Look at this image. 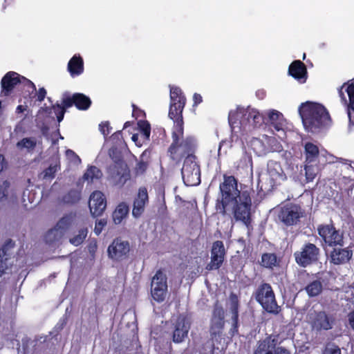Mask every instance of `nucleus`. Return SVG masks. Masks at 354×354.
I'll return each instance as SVG.
<instances>
[{
  "mask_svg": "<svg viewBox=\"0 0 354 354\" xmlns=\"http://www.w3.org/2000/svg\"><path fill=\"white\" fill-rule=\"evenodd\" d=\"M170 100L168 116L174 120V127L171 133L172 142L168 149V153L171 160L179 161L183 157L194 154L196 142L192 136L183 138V111L186 104V97L179 87L171 88Z\"/></svg>",
  "mask_w": 354,
  "mask_h": 354,
  "instance_id": "obj_1",
  "label": "nucleus"
},
{
  "mask_svg": "<svg viewBox=\"0 0 354 354\" xmlns=\"http://www.w3.org/2000/svg\"><path fill=\"white\" fill-rule=\"evenodd\" d=\"M299 112L305 129L309 132L315 133L331 121L326 109L317 102L302 103L299 108Z\"/></svg>",
  "mask_w": 354,
  "mask_h": 354,
  "instance_id": "obj_2",
  "label": "nucleus"
},
{
  "mask_svg": "<svg viewBox=\"0 0 354 354\" xmlns=\"http://www.w3.org/2000/svg\"><path fill=\"white\" fill-rule=\"evenodd\" d=\"M221 198L216 201L215 208L218 213L225 215L227 206L236 202L242 196V192L238 188V180L234 176L223 175V181L219 185Z\"/></svg>",
  "mask_w": 354,
  "mask_h": 354,
  "instance_id": "obj_3",
  "label": "nucleus"
},
{
  "mask_svg": "<svg viewBox=\"0 0 354 354\" xmlns=\"http://www.w3.org/2000/svg\"><path fill=\"white\" fill-rule=\"evenodd\" d=\"M253 296L263 310L268 313L277 315L281 312V307L278 305L275 293L270 283H261L253 292Z\"/></svg>",
  "mask_w": 354,
  "mask_h": 354,
  "instance_id": "obj_4",
  "label": "nucleus"
},
{
  "mask_svg": "<svg viewBox=\"0 0 354 354\" xmlns=\"http://www.w3.org/2000/svg\"><path fill=\"white\" fill-rule=\"evenodd\" d=\"M232 214L236 221L242 222L248 229L252 225V199L250 192H242V196L233 202Z\"/></svg>",
  "mask_w": 354,
  "mask_h": 354,
  "instance_id": "obj_5",
  "label": "nucleus"
},
{
  "mask_svg": "<svg viewBox=\"0 0 354 354\" xmlns=\"http://www.w3.org/2000/svg\"><path fill=\"white\" fill-rule=\"evenodd\" d=\"M317 230L318 235L326 246L330 248L344 246V234L335 227L331 219L329 223L319 225Z\"/></svg>",
  "mask_w": 354,
  "mask_h": 354,
  "instance_id": "obj_6",
  "label": "nucleus"
},
{
  "mask_svg": "<svg viewBox=\"0 0 354 354\" xmlns=\"http://www.w3.org/2000/svg\"><path fill=\"white\" fill-rule=\"evenodd\" d=\"M321 250L315 244L306 242L294 253L296 263L301 267L306 268L318 263L320 259Z\"/></svg>",
  "mask_w": 354,
  "mask_h": 354,
  "instance_id": "obj_7",
  "label": "nucleus"
},
{
  "mask_svg": "<svg viewBox=\"0 0 354 354\" xmlns=\"http://www.w3.org/2000/svg\"><path fill=\"white\" fill-rule=\"evenodd\" d=\"M181 174L187 186H196L201 183V168L194 154H189L185 158Z\"/></svg>",
  "mask_w": 354,
  "mask_h": 354,
  "instance_id": "obj_8",
  "label": "nucleus"
},
{
  "mask_svg": "<svg viewBox=\"0 0 354 354\" xmlns=\"http://www.w3.org/2000/svg\"><path fill=\"white\" fill-rule=\"evenodd\" d=\"M225 310L218 300L213 306L212 317L210 319L209 333L212 339L217 340L221 338L225 328Z\"/></svg>",
  "mask_w": 354,
  "mask_h": 354,
  "instance_id": "obj_9",
  "label": "nucleus"
},
{
  "mask_svg": "<svg viewBox=\"0 0 354 354\" xmlns=\"http://www.w3.org/2000/svg\"><path fill=\"white\" fill-rule=\"evenodd\" d=\"M106 172L114 185L119 187H122L130 179V171L124 160L110 164Z\"/></svg>",
  "mask_w": 354,
  "mask_h": 354,
  "instance_id": "obj_10",
  "label": "nucleus"
},
{
  "mask_svg": "<svg viewBox=\"0 0 354 354\" xmlns=\"http://www.w3.org/2000/svg\"><path fill=\"white\" fill-rule=\"evenodd\" d=\"M167 289V276L159 269L151 279V293L153 299L157 302H162L165 299Z\"/></svg>",
  "mask_w": 354,
  "mask_h": 354,
  "instance_id": "obj_11",
  "label": "nucleus"
},
{
  "mask_svg": "<svg viewBox=\"0 0 354 354\" xmlns=\"http://www.w3.org/2000/svg\"><path fill=\"white\" fill-rule=\"evenodd\" d=\"M24 83L25 85L36 91L35 84L25 77L21 76L16 72L9 71L1 79V92L6 95H9L18 84Z\"/></svg>",
  "mask_w": 354,
  "mask_h": 354,
  "instance_id": "obj_12",
  "label": "nucleus"
},
{
  "mask_svg": "<svg viewBox=\"0 0 354 354\" xmlns=\"http://www.w3.org/2000/svg\"><path fill=\"white\" fill-rule=\"evenodd\" d=\"M303 214L302 209L299 205L290 203L281 208L278 216L284 225L292 226L299 223Z\"/></svg>",
  "mask_w": 354,
  "mask_h": 354,
  "instance_id": "obj_13",
  "label": "nucleus"
},
{
  "mask_svg": "<svg viewBox=\"0 0 354 354\" xmlns=\"http://www.w3.org/2000/svg\"><path fill=\"white\" fill-rule=\"evenodd\" d=\"M131 251L128 241H123L121 238H115L108 247L107 252L109 257L118 261L127 259Z\"/></svg>",
  "mask_w": 354,
  "mask_h": 354,
  "instance_id": "obj_14",
  "label": "nucleus"
},
{
  "mask_svg": "<svg viewBox=\"0 0 354 354\" xmlns=\"http://www.w3.org/2000/svg\"><path fill=\"white\" fill-rule=\"evenodd\" d=\"M226 256V251L222 241L213 243L211 249L210 261L205 266V270L212 271L218 270L223 265Z\"/></svg>",
  "mask_w": 354,
  "mask_h": 354,
  "instance_id": "obj_15",
  "label": "nucleus"
},
{
  "mask_svg": "<svg viewBox=\"0 0 354 354\" xmlns=\"http://www.w3.org/2000/svg\"><path fill=\"white\" fill-rule=\"evenodd\" d=\"M76 216L75 213L70 212L62 217L55 226L49 230L46 234V238L53 235L50 241L58 240L69 229Z\"/></svg>",
  "mask_w": 354,
  "mask_h": 354,
  "instance_id": "obj_16",
  "label": "nucleus"
},
{
  "mask_svg": "<svg viewBox=\"0 0 354 354\" xmlns=\"http://www.w3.org/2000/svg\"><path fill=\"white\" fill-rule=\"evenodd\" d=\"M335 318L331 315H328L324 311L315 312L310 317V326L317 331L328 330L333 328Z\"/></svg>",
  "mask_w": 354,
  "mask_h": 354,
  "instance_id": "obj_17",
  "label": "nucleus"
},
{
  "mask_svg": "<svg viewBox=\"0 0 354 354\" xmlns=\"http://www.w3.org/2000/svg\"><path fill=\"white\" fill-rule=\"evenodd\" d=\"M64 103L66 107L74 105L78 110L86 111L91 106V100L88 96L81 93L71 95L68 92H65Z\"/></svg>",
  "mask_w": 354,
  "mask_h": 354,
  "instance_id": "obj_18",
  "label": "nucleus"
},
{
  "mask_svg": "<svg viewBox=\"0 0 354 354\" xmlns=\"http://www.w3.org/2000/svg\"><path fill=\"white\" fill-rule=\"evenodd\" d=\"M15 243L12 239H8L0 249V277L12 264L11 261Z\"/></svg>",
  "mask_w": 354,
  "mask_h": 354,
  "instance_id": "obj_19",
  "label": "nucleus"
},
{
  "mask_svg": "<svg viewBox=\"0 0 354 354\" xmlns=\"http://www.w3.org/2000/svg\"><path fill=\"white\" fill-rule=\"evenodd\" d=\"M88 207L94 217L101 216L106 207L104 194L100 191H94L90 196Z\"/></svg>",
  "mask_w": 354,
  "mask_h": 354,
  "instance_id": "obj_20",
  "label": "nucleus"
},
{
  "mask_svg": "<svg viewBox=\"0 0 354 354\" xmlns=\"http://www.w3.org/2000/svg\"><path fill=\"white\" fill-rule=\"evenodd\" d=\"M242 127L257 128L260 127L264 123V117L257 110L251 109H242Z\"/></svg>",
  "mask_w": 354,
  "mask_h": 354,
  "instance_id": "obj_21",
  "label": "nucleus"
},
{
  "mask_svg": "<svg viewBox=\"0 0 354 354\" xmlns=\"http://www.w3.org/2000/svg\"><path fill=\"white\" fill-rule=\"evenodd\" d=\"M279 335H270L265 339L259 340L254 354H274L278 344Z\"/></svg>",
  "mask_w": 354,
  "mask_h": 354,
  "instance_id": "obj_22",
  "label": "nucleus"
},
{
  "mask_svg": "<svg viewBox=\"0 0 354 354\" xmlns=\"http://www.w3.org/2000/svg\"><path fill=\"white\" fill-rule=\"evenodd\" d=\"M342 247L333 248L330 252L329 261L334 265H342L349 261L352 258L353 251L348 248H342Z\"/></svg>",
  "mask_w": 354,
  "mask_h": 354,
  "instance_id": "obj_23",
  "label": "nucleus"
},
{
  "mask_svg": "<svg viewBox=\"0 0 354 354\" xmlns=\"http://www.w3.org/2000/svg\"><path fill=\"white\" fill-rule=\"evenodd\" d=\"M288 75L299 83H305L308 78L307 68L301 60H295L288 67Z\"/></svg>",
  "mask_w": 354,
  "mask_h": 354,
  "instance_id": "obj_24",
  "label": "nucleus"
},
{
  "mask_svg": "<svg viewBox=\"0 0 354 354\" xmlns=\"http://www.w3.org/2000/svg\"><path fill=\"white\" fill-rule=\"evenodd\" d=\"M148 202V193L145 187H140L138 196L133 201L132 214L134 217L138 218L144 212L146 203Z\"/></svg>",
  "mask_w": 354,
  "mask_h": 354,
  "instance_id": "obj_25",
  "label": "nucleus"
},
{
  "mask_svg": "<svg viewBox=\"0 0 354 354\" xmlns=\"http://www.w3.org/2000/svg\"><path fill=\"white\" fill-rule=\"evenodd\" d=\"M189 327L186 325L185 317H178L174 326L172 335V340L174 343L179 344L185 340L187 336Z\"/></svg>",
  "mask_w": 354,
  "mask_h": 354,
  "instance_id": "obj_26",
  "label": "nucleus"
},
{
  "mask_svg": "<svg viewBox=\"0 0 354 354\" xmlns=\"http://www.w3.org/2000/svg\"><path fill=\"white\" fill-rule=\"evenodd\" d=\"M67 70L72 77H77L84 73V60L80 55H75L71 58L67 65Z\"/></svg>",
  "mask_w": 354,
  "mask_h": 354,
  "instance_id": "obj_27",
  "label": "nucleus"
},
{
  "mask_svg": "<svg viewBox=\"0 0 354 354\" xmlns=\"http://www.w3.org/2000/svg\"><path fill=\"white\" fill-rule=\"evenodd\" d=\"M258 263L263 268L272 271L279 266L280 259L274 252H264L261 254Z\"/></svg>",
  "mask_w": 354,
  "mask_h": 354,
  "instance_id": "obj_28",
  "label": "nucleus"
},
{
  "mask_svg": "<svg viewBox=\"0 0 354 354\" xmlns=\"http://www.w3.org/2000/svg\"><path fill=\"white\" fill-rule=\"evenodd\" d=\"M304 153L306 163L311 164L317 161L319 155V150L316 145L308 142L304 145Z\"/></svg>",
  "mask_w": 354,
  "mask_h": 354,
  "instance_id": "obj_29",
  "label": "nucleus"
},
{
  "mask_svg": "<svg viewBox=\"0 0 354 354\" xmlns=\"http://www.w3.org/2000/svg\"><path fill=\"white\" fill-rule=\"evenodd\" d=\"M268 119L270 125L277 131H279L283 129L284 121L283 116L281 113L276 110H272L268 113Z\"/></svg>",
  "mask_w": 354,
  "mask_h": 354,
  "instance_id": "obj_30",
  "label": "nucleus"
},
{
  "mask_svg": "<svg viewBox=\"0 0 354 354\" xmlns=\"http://www.w3.org/2000/svg\"><path fill=\"white\" fill-rule=\"evenodd\" d=\"M129 212V207L124 203H120L113 212V220L115 224H120L127 216Z\"/></svg>",
  "mask_w": 354,
  "mask_h": 354,
  "instance_id": "obj_31",
  "label": "nucleus"
},
{
  "mask_svg": "<svg viewBox=\"0 0 354 354\" xmlns=\"http://www.w3.org/2000/svg\"><path fill=\"white\" fill-rule=\"evenodd\" d=\"M102 176L100 169L95 166H90L83 175V179L88 183H92L94 180H99Z\"/></svg>",
  "mask_w": 354,
  "mask_h": 354,
  "instance_id": "obj_32",
  "label": "nucleus"
},
{
  "mask_svg": "<svg viewBox=\"0 0 354 354\" xmlns=\"http://www.w3.org/2000/svg\"><path fill=\"white\" fill-rule=\"evenodd\" d=\"M322 283L319 280H314L304 288V290L310 297L319 295L322 292Z\"/></svg>",
  "mask_w": 354,
  "mask_h": 354,
  "instance_id": "obj_33",
  "label": "nucleus"
},
{
  "mask_svg": "<svg viewBox=\"0 0 354 354\" xmlns=\"http://www.w3.org/2000/svg\"><path fill=\"white\" fill-rule=\"evenodd\" d=\"M53 108L54 113L56 115L57 122H62L64 119L66 109L69 108L66 107L64 103V93L62 94V103H55V104L53 105Z\"/></svg>",
  "mask_w": 354,
  "mask_h": 354,
  "instance_id": "obj_34",
  "label": "nucleus"
},
{
  "mask_svg": "<svg viewBox=\"0 0 354 354\" xmlns=\"http://www.w3.org/2000/svg\"><path fill=\"white\" fill-rule=\"evenodd\" d=\"M80 192L72 189L63 196L62 201L66 204H75L80 200Z\"/></svg>",
  "mask_w": 354,
  "mask_h": 354,
  "instance_id": "obj_35",
  "label": "nucleus"
},
{
  "mask_svg": "<svg viewBox=\"0 0 354 354\" xmlns=\"http://www.w3.org/2000/svg\"><path fill=\"white\" fill-rule=\"evenodd\" d=\"M138 126L143 140L149 141L151 135V125L149 122L147 120H140L138 122Z\"/></svg>",
  "mask_w": 354,
  "mask_h": 354,
  "instance_id": "obj_36",
  "label": "nucleus"
},
{
  "mask_svg": "<svg viewBox=\"0 0 354 354\" xmlns=\"http://www.w3.org/2000/svg\"><path fill=\"white\" fill-rule=\"evenodd\" d=\"M242 109H238L236 111H231L228 115V121L230 126L233 127L239 124L242 127Z\"/></svg>",
  "mask_w": 354,
  "mask_h": 354,
  "instance_id": "obj_37",
  "label": "nucleus"
},
{
  "mask_svg": "<svg viewBox=\"0 0 354 354\" xmlns=\"http://www.w3.org/2000/svg\"><path fill=\"white\" fill-rule=\"evenodd\" d=\"M37 145V141L35 138H24L17 143V147L19 149H27L33 150Z\"/></svg>",
  "mask_w": 354,
  "mask_h": 354,
  "instance_id": "obj_38",
  "label": "nucleus"
},
{
  "mask_svg": "<svg viewBox=\"0 0 354 354\" xmlns=\"http://www.w3.org/2000/svg\"><path fill=\"white\" fill-rule=\"evenodd\" d=\"M88 230L87 228L80 229L78 234L69 239V242L75 245L78 246L81 245L87 236Z\"/></svg>",
  "mask_w": 354,
  "mask_h": 354,
  "instance_id": "obj_39",
  "label": "nucleus"
},
{
  "mask_svg": "<svg viewBox=\"0 0 354 354\" xmlns=\"http://www.w3.org/2000/svg\"><path fill=\"white\" fill-rule=\"evenodd\" d=\"M230 313H232V315H239V300L238 298V296L232 292L230 295Z\"/></svg>",
  "mask_w": 354,
  "mask_h": 354,
  "instance_id": "obj_40",
  "label": "nucleus"
},
{
  "mask_svg": "<svg viewBox=\"0 0 354 354\" xmlns=\"http://www.w3.org/2000/svg\"><path fill=\"white\" fill-rule=\"evenodd\" d=\"M146 154L147 151H145L141 155L142 160L136 164L135 171L137 174H143L148 167V162L143 160V158Z\"/></svg>",
  "mask_w": 354,
  "mask_h": 354,
  "instance_id": "obj_41",
  "label": "nucleus"
},
{
  "mask_svg": "<svg viewBox=\"0 0 354 354\" xmlns=\"http://www.w3.org/2000/svg\"><path fill=\"white\" fill-rule=\"evenodd\" d=\"M57 171V165H50L48 167L45 169L43 171L44 179H53L55 176V174Z\"/></svg>",
  "mask_w": 354,
  "mask_h": 354,
  "instance_id": "obj_42",
  "label": "nucleus"
},
{
  "mask_svg": "<svg viewBox=\"0 0 354 354\" xmlns=\"http://www.w3.org/2000/svg\"><path fill=\"white\" fill-rule=\"evenodd\" d=\"M305 173L307 182L313 181L317 175L315 167L308 163L305 165Z\"/></svg>",
  "mask_w": 354,
  "mask_h": 354,
  "instance_id": "obj_43",
  "label": "nucleus"
},
{
  "mask_svg": "<svg viewBox=\"0 0 354 354\" xmlns=\"http://www.w3.org/2000/svg\"><path fill=\"white\" fill-rule=\"evenodd\" d=\"M109 155L110 158L112 159L113 162L124 160L121 152L119 151L116 147H111L109 150Z\"/></svg>",
  "mask_w": 354,
  "mask_h": 354,
  "instance_id": "obj_44",
  "label": "nucleus"
},
{
  "mask_svg": "<svg viewBox=\"0 0 354 354\" xmlns=\"http://www.w3.org/2000/svg\"><path fill=\"white\" fill-rule=\"evenodd\" d=\"M348 96L349 102L351 105H354V80L347 82V87L345 89Z\"/></svg>",
  "mask_w": 354,
  "mask_h": 354,
  "instance_id": "obj_45",
  "label": "nucleus"
},
{
  "mask_svg": "<svg viewBox=\"0 0 354 354\" xmlns=\"http://www.w3.org/2000/svg\"><path fill=\"white\" fill-rule=\"evenodd\" d=\"M99 129L102 134H103L104 136L106 137L111 133L112 127H111L109 121H104L102 122L99 124Z\"/></svg>",
  "mask_w": 354,
  "mask_h": 354,
  "instance_id": "obj_46",
  "label": "nucleus"
},
{
  "mask_svg": "<svg viewBox=\"0 0 354 354\" xmlns=\"http://www.w3.org/2000/svg\"><path fill=\"white\" fill-rule=\"evenodd\" d=\"M133 107V111H132V116L135 118V119H138L139 118H145V112L138 108L136 105L134 104H132Z\"/></svg>",
  "mask_w": 354,
  "mask_h": 354,
  "instance_id": "obj_47",
  "label": "nucleus"
},
{
  "mask_svg": "<svg viewBox=\"0 0 354 354\" xmlns=\"http://www.w3.org/2000/svg\"><path fill=\"white\" fill-rule=\"evenodd\" d=\"M106 225V221L105 219H100L98 221H96L95 223V228H94V232L95 233L96 235H99L104 227Z\"/></svg>",
  "mask_w": 354,
  "mask_h": 354,
  "instance_id": "obj_48",
  "label": "nucleus"
},
{
  "mask_svg": "<svg viewBox=\"0 0 354 354\" xmlns=\"http://www.w3.org/2000/svg\"><path fill=\"white\" fill-rule=\"evenodd\" d=\"M35 91H36L35 96L37 97L36 100L38 102H40L44 101V100L45 99L46 94H47V91H46V88L44 87H41V88H39L37 91V90Z\"/></svg>",
  "mask_w": 354,
  "mask_h": 354,
  "instance_id": "obj_49",
  "label": "nucleus"
},
{
  "mask_svg": "<svg viewBox=\"0 0 354 354\" xmlns=\"http://www.w3.org/2000/svg\"><path fill=\"white\" fill-rule=\"evenodd\" d=\"M347 109L349 122L352 125H354V105H351V103H348Z\"/></svg>",
  "mask_w": 354,
  "mask_h": 354,
  "instance_id": "obj_50",
  "label": "nucleus"
},
{
  "mask_svg": "<svg viewBox=\"0 0 354 354\" xmlns=\"http://www.w3.org/2000/svg\"><path fill=\"white\" fill-rule=\"evenodd\" d=\"M193 100H194L193 106H198L199 104H201L203 102V98L200 94L195 93L193 95Z\"/></svg>",
  "mask_w": 354,
  "mask_h": 354,
  "instance_id": "obj_51",
  "label": "nucleus"
},
{
  "mask_svg": "<svg viewBox=\"0 0 354 354\" xmlns=\"http://www.w3.org/2000/svg\"><path fill=\"white\" fill-rule=\"evenodd\" d=\"M239 323H232V328H230V334L232 336L238 334L239 332Z\"/></svg>",
  "mask_w": 354,
  "mask_h": 354,
  "instance_id": "obj_52",
  "label": "nucleus"
},
{
  "mask_svg": "<svg viewBox=\"0 0 354 354\" xmlns=\"http://www.w3.org/2000/svg\"><path fill=\"white\" fill-rule=\"evenodd\" d=\"M324 354H341V351L338 347L327 348Z\"/></svg>",
  "mask_w": 354,
  "mask_h": 354,
  "instance_id": "obj_53",
  "label": "nucleus"
},
{
  "mask_svg": "<svg viewBox=\"0 0 354 354\" xmlns=\"http://www.w3.org/2000/svg\"><path fill=\"white\" fill-rule=\"evenodd\" d=\"M348 319L351 328L354 330V310L348 314Z\"/></svg>",
  "mask_w": 354,
  "mask_h": 354,
  "instance_id": "obj_54",
  "label": "nucleus"
},
{
  "mask_svg": "<svg viewBox=\"0 0 354 354\" xmlns=\"http://www.w3.org/2000/svg\"><path fill=\"white\" fill-rule=\"evenodd\" d=\"M347 86V82H346V83H344V84H343V86L339 88V95L340 97L342 98V100L344 102V103L348 106V103H347L346 98V97H345V95H344V92H343V91H342V90H343V88H344V86Z\"/></svg>",
  "mask_w": 354,
  "mask_h": 354,
  "instance_id": "obj_55",
  "label": "nucleus"
},
{
  "mask_svg": "<svg viewBox=\"0 0 354 354\" xmlns=\"http://www.w3.org/2000/svg\"><path fill=\"white\" fill-rule=\"evenodd\" d=\"M66 154L68 157H73L75 159H77L78 160L80 161V157L71 149H67L66 151Z\"/></svg>",
  "mask_w": 354,
  "mask_h": 354,
  "instance_id": "obj_56",
  "label": "nucleus"
},
{
  "mask_svg": "<svg viewBox=\"0 0 354 354\" xmlns=\"http://www.w3.org/2000/svg\"><path fill=\"white\" fill-rule=\"evenodd\" d=\"M256 95L257 97L260 99V100H263L265 98L266 95V93L264 90L263 89H260V90H258L257 92H256Z\"/></svg>",
  "mask_w": 354,
  "mask_h": 354,
  "instance_id": "obj_57",
  "label": "nucleus"
},
{
  "mask_svg": "<svg viewBox=\"0 0 354 354\" xmlns=\"http://www.w3.org/2000/svg\"><path fill=\"white\" fill-rule=\"evenodd\" d=\"M42 112H44L46 115L49 116L52 113V111L53 110L52 106H45L41 109Z\"/></svg>",
  "mask_w": 354,
  "mask_h": 354,
  "instance_id": "obj_58",
  "label": "nucleus"
},
{
  "mask_svg": "<svg viewBox=\"0 0 354 354\" xmlns=\"http://www.w3.org/2000/svg\"><path fill=\"white\" fill-rule=\"evenodd\" d=\"M275 354H290V353L287 349L280 347L275 351Z\"/></svg>",
  "mask_w": 354,
  "mask_h": 354,
  "instance_id": "obj_59",
  "label": "nucleus"
},
{
  "mask_svg": "<svg viewBox=\"0 0 354 354\" xmlns=\"http://www.w3.org/2000/svg\"><path fill=\"white\" fill-rule=\"evenodd\" d=\"M121 136H122V131H118L115 132L113 134H112L111 138L112 140H115V139H120V138Z\"/></svg>",
  "mask_w": 354,
  "mask_h": 354,
  "instance_id": "obj_60",
  "label": "nucleus"
},
{
  "mask_svg": "<svg viewBox=\"0 0 354 354\" xmlns=\"http://www.w3.org/2000/svg\"><path fill=\"white\" fill-rule=\"evenodd\" d=\"M132 140L136 143V145L138 147L142 146V143L138 142V134H133L131 138Z\"/></svg>",
  "mask_w": 354,
  "mask_h": 354,
  "instance_id": "obj_61",
  "label": "nucleus"
},
{
  "mask_svg": "<svg viewBox=\"0 0 354 354\" xmlns=\"http://www.w3.org/2000/svg\"><path fill=\"white\" fill-rule=\"evenodd\" d=\"M26 110V106L18 105L17 109H16V112L18 113H23Z\"/></svg>",
  "mask_w": 354,
  "mask_h": 354,
  "instance_id": "obj_62",
  "label": "nucleus"
},
{
  "mask_svg": "<svg viewBox=\"0 0 354 354\" xmlns=\"http://www.w3.org/2000/svg\"><path fill=\"white\" fill-rule=\"evenodd\" d=\"M232 323H239V315H232Z\"/></svg>",
  "mask_w": 354,
  "mask_h": 354,
  "instance_id": "obj_63",
  "label": "nucleus"
},
{
  "mask_svg": "<svg viewBox=\"0 0 354 354\" xmlns=\"http://www.w3.org/2000/svg\"><path fill=\"white\" fill-rule=\"evenodd\" d=\"M3 160L4 156L3 155H0V171H1L3 169Z\"/></svg>",
  "mask_w": 354,
  "mask_h": 354,
  "instance_id": "obj_64",
  "label": "nucleus"
}]
</instances>
